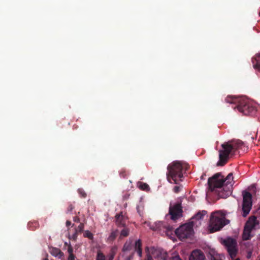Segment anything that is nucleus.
<instances>
[{
	"label": "nucleus",
	"instance_id": "1",
	"mask_svg": "<svg viewBox=\"0 0 260 260\" xmlns=\"http://www.w3.org/2000/svg\"><path fill=\"white\" fill-rule=\"evenodd\" d=\"M233 176L232 173L225 177L221 173H217L208 179L209 189L216 194L219 198L225 199L232 192L234 184Z\"/></svg>",
	"mask_w": 260,
	"mask_h": 260
},
{
	"label": "nucleus",
	"instance_id": "2",
	"mask_svg": "<svg viewBox=\"0 0 260 260\" xmlns=\"http://www.w3.org/2000/svg\"><path fill=\"white\" fill-rule=\"evenodd\" d=\"M244 147V143L240 140H233L223 143L222 149L219 151V160L217 163L218 166H223L228 162L230 155H233L239 149Z\"/></svg>",
	"mask_w": 260,
	"mask_h": 260
},
{
	"label": "nucleus",
	"instance_id": "3",
	"mask_svg": "<svg viewBox=\"0 0 260 260\" xmlns=\"http://www.w3.org/2000/svg\"><path fill=\"white\" fill-rule=\"evenodd\" d=\"M225 101L233 104L232 107L234 109H237L239 112L245 115H249L255 111L254 107L244 98L229 95L225 99Z\"/></svg>",
	"mask_w": 260,
	"mask_h": 260
},
{
	"label": "nucleus",
	"instance_id": "4",
	"mask_svg": "<svg viewBox=\"0 0 260 260\" xmlns=\"http://www.w3.org/2000/svg\"><path fill=\"white\" fill-rule=\"evenodd\" d=\"M188 168V166L186 164H183L180 161H175L169 164L167 167L168 173L167 179L170 182L171 180L174 181L175 184H178L179 181H182L183 177V171H186Z\"/></svg>",
	"mask_w": 260,
	"mask_h": 260
},
{
	"label": "nucleus",
	"instance_id": "5",
	"mask_svg": "<svg viewBox=\"0 0 260 260\" xmlns=\"http://www.w3.org/2000/svg\"><path fill=\"white\" fill-rule=\"evenodd\" d=\"M229 223V220H226L225 216L219 212L213 213L210 217L209 230L210 233L219 231L224 225Z\"/></svg>",
	"mask_w": 260,
	"mask_h": 260
},
{
	"label": "nucleus",
	"instance_id": "6",
	"mask_svg": "<svg viewBox=\"0 0 260 260\" xmlns=\"http://www.w3.org/2000/svg\"><path fill=\"white\" fill-rule=\"evenodd\" d=\"M193 221L181 225L175 230V233L180 240L190 238L193 234Z\"/></svg>",
	"mask_w": 260,
	"mask_h": 260
},
{
	"label": "nucleus",
	"instance_id": "7",
	"mask_svg": "<svg viewBox=\"0 0 260 260\" xmlns=\"http://www.w3.org/2000/svg\"><path fill=\"white\" fill-rule=\"evenodd\" d=\"M259 223L257 218L255 216H250L246 222L242 234L243 240H247L251 238V232L252 229H255Z\"/></svg>",
	"mask_w": 260,
	"mask_h": 260
},
{
	"label": "nucleus",
	"instance_id": "8",
	"mask_svg": "<svg viewBox=\"0 0 260 260\" xmlns=\"http://www.w3.org/2000/svg\"><path fill=\"white\" fill-rule=\"evenodd\" d=\"M243 203L242 210V215L246 217L249 213L252 207V195L247 191H243L242 192Z\"/></svg>",
	"mask_w": 260,
	"mask_h": 260
},
{
	"label": "nucleus",
	"instance_id": "9",
	"mask_svg": "<svg viewBox=\"0 0 260 260\" xmlns=\"http://www.w3.org/2000/svg\"><path fill=\"white\" fill-rule=\"evenodd\" d=\"M182 207L180 203H177L169 207V214L171 216V219L176 220L182 216Z\"/></svg>",
	"mask_w": 260,
	"mask_h": 260
},
{
	"label": "nucleus",
	"instance_id": "10",
	"mask_svg": "<svg viewBox=\"0 0 260 260\" xmlns=\"http://www.w3.org/2000/svg\"><path fill=\"white\" fill-rule=\"evenodd\" d=\"M223 244L226 247L231 257L232 258H234L237 252L236 240L232 238H228L223 241Z\"/></svg>",
	"mask_w": 260,
	"mask_h": 260
},
{
	"label": "nucleus",
	"instance_id": "11",
	"mask_svg": "<svg viewBox=\"0 0 260 260\" xmlns=\"http://www.w3.org/2000/svg\"><path fill=\"white\" fill-rule=\"evenodd\" d=\"M149 254L151 257L160 259L162 260H168V254L166 251L161 248H155L152 247L150 249V251L147 255ZM153 259V258H152Z\"/></svg>",
	"mask_w": 260,
	"mask_h": 260
},
{
	"label": "nucleus",
	"instance_id": "12",
	"mask_svg": "<svg viewBox=\"0 0 260 260\" xmlns=\"http://www.w3.org/2000/svg\"><path fill=\"white\" fill-rule=\"evenodd\" d=\"M158 225L160 230H163L167 236L170 237V235H172L173 231H174V228L172 226L163 222H160Z\"/></svg>",
	"mask_w": 260,
	"mask_h": 260
},
{
	"label": "nucleus",
	"instance_id": "13",
	"mask_svg": "<svg viewBox=\"0 0 260 260\" xmlns=\"http://www.w3.org/2000/svg\"><path fill=\"white\" fill-rule=\"evenodd\" d=\"M189 260H206L203 252L200 250H193L190 257Z\"/></svg>",
	"mask_w": 260,
	"mask_h": 260
},
{
	"label": "nucleus",
	"instance_id": "14",
	"mask_svg": "<svg viewBox=\"0 0 260 260\" xmlns=\"http://www.w3.org/2000/svg\"><path fill=\"white\" fill-rule=\"evenodd\" d=\"M115 223L118 226L124 227L125 225V218L122 213L117 214L115 216Z\"/></svg>",
	"mask_w": 260,
	"mask_h": 260
},
{
	"label": "nucleus",
	"instance_id": "15",
	"mask_svg": "<svg viewBox=\"0 0 260 260\" xmlns=\"http://www.w3.org/2000/svg\"><path fill=\"white\" fill-rule=\"evenodd\" d=\"M135 251L137 252L140 257L142 255V243L140 240H138L135 242Z\"/></svg>",
	"mask_w": 260,
	"mask_h": 260
},
{
	"label": "nucleus",
	"instance_id": "16",
	"mask_svg": "<svg viewBox=\"0 0 260 260\" xmlns=\"http://www.w3.org/2000/svg\"><path fill=\"white\" fill-rule=\"evenodd\" d=\"M50 252L52 255L59 258H61L63 255V253L59 248H52L50 249Z\"/></svg>",
	"mask_w": 260,
	"mask_h": 260
},
{
	"label": "nucleus",
	"instance_id": "17",
	"mask_svg": "<svg viewBox=\"0 0 260 260\" xmlns=\"http://www.w3.org/2000/svg\"><path fill=\"white\" fill-rule=\"evenodd\" d=\"M117 246H113L111 248L109 254L107 255V258L110 259L111 260H113L114 257L117 252Z\"/></svg>",
	"mask_w": 260,
	"mask_h": 260
},
{
	"label": "nucleus",
	"instance_id": "18",
	"mask_svg": "<svg viewBox=\"0 0 260 260\" xmlns=\"http://www.w3.org/2000/svg\"><path fill=\"white\" fill-rule=\"evenodd\" d=\"M117 233H118L117 230L113 231L110 233V235L109 236V237L107 239V241L109 242H113L116 238V237L117 236Z\"/></svg>",
	"mask_w": 260,
	"mask_h": 260
},
{
	"label": "nucleus",
	"instance_id": "19",
	"mask_svg": "<svg viewBox=\"0 0 260 260\" xmlns=\"http://www.w3.org/2000/svg\"><path fill=\"white\" fill-rule=\"evenodd\" d=\"M27 225L30 230L34 231L39 227V224L37 221H34L28 222Z\"/></svg>",
	"mask_w": 260,
	"mask_h": 260
},
{
	"label": "nucleus",
	"instance_id": "20",
	"mask_svg": "<svg viewBox=\"0 0 260 260\" xmlns=\"http://www.w3.org/2000/svg\"><path fill=\"white\" fill-rule=\"evenodd\" d=\"M133 244L132 241H127L124 244L122 248L123 251H129L132 249Z\"/></svg>",
	"mask_w": 260,
	"mask_h": 260
},
{
	"label": "nucleus",
	"instance_id": "21",
	"mask_svg": "<svg viewBox=\"0 0 260 260\" xmlns=\"http://www.w3.org/2000/svg\"><path fill=\"white\" fill-rule=\"evenodd\" d=\"M207 212L206 211H202V212H199L197 213L193 217L192 219H196L197 220L201 219L206 215Z\"/></svg>",
	"mask_w": 260,
	"mask_h": 260
},
{
	"label": "nucleus",
	"instance_id": "22",
	"mask_svg": "<svg viewBox=\"0 0 260 260\" xmlns=\"http://www.w3.org/2000/svg\"><path fill=\"white\" fill-rule=\"evenodd\" d=\"M129 229L127 228H123L120 232V237H125L128 236Z\"/></svg>",
	"mask_w": 260,
	"mask_h": 260
},
{
	"label": "nucleus",
	"instance_id": "23",
	"mask_svg": "<svg viewBox=\"0 0 260 260\" xmlns=\"http://www.w3.org/2000/svg\"><path fill=\"white\" fill-rule=\"evenodd\" d=\"M256 60V63L253 64V68L255 69H257L259 71H260V55H258L257 56Z\"/></svg>",
	"mask_w": 260,
	"mask_h": 260
},
{
	"label": "nucleus",
	"instance_id": "24",
	"mask_svg": "<svg viewBox=\"0 0 260 260\" xmlns=\"http://www.w3.org/2000/svg\"><path fill=\"white\" fill-rule=\"evenodd\" d=\"M139 188L140 189H141L142 190H147L149 189V185L146 183H144V182H140V184H139Z\"/></svg>",
	"mask_w": 260,
	"mask_h": 260
},
{
	"label": "nucleus",
	"instance_id": "25",
	"mask_svg": "<svg viewBox=\"0 0 260 260\" xmlns=\"http://www.w3.org/2000/svg\"><path fill=\"white\" fill-rule=\"evenodd\" d=\"M210 260H222V257L220 255L214 253L213 254L211 255V259Z\"/></svg>",
	"mask_w": 260,
	"mask_h": 260
},
{
	"label": "nucleus",
	"instance_id": "26",
	"mask_svg": "<svg viewBox=\"0 0 260 260\" xmlns=\"http://www.w3.org/2000/svg\"><path fill=\"white\" fill-rule=\"evenodd\" d=\"M84 237L89 238L90 240L93 239V234L89 231H85L84 233Z\"/></svg>",
	"mask_w": 260,
	"mask_h": 260
},
{
	"label": "nucleus",
	"instance_id": "27",
	"mask_svg": "<svg viewBox=\"0 0 260 260\" xmlns=\"http://www.w3.org/2000/svg\"><path fill=\"white\" fill-rule=\"evenodd\" d=\"M84 228V224L82 223H80L78 226L75 229V231H77L78 233H81L83 231Z\"/></svg>",
	"mask_w": 260,
	"mask_h": 260
},
{
	"label": "nucleus",
	"instance_id": "28",
	"mask_svg": "<svg viewBox=\"0 0 260 260\" xmlns=\"http://www.w3.org/2000/svg\"><path fill=\"white\" fill-rule=\"evenodd\" d=\"M78 192L79 193V194H80L81 197L83 198H85L86 197L87 194L83 189H82V188L78 189Z\"/></svg>",
	"mask_w": 260,
	"mask_h": 260
},
{
	"label": "nucleus",
	"instance_id": "29",
	"mask_svg": "<svg viewBox=\"0 0 260 260\" xmlns=\"http://www.w3.org/2000/svg\"><path fill=\"white\" fill-rule=\"evenodd\" d=\"M96 260H105V256L103 253L99 252L97 254Z\"/></svg>",
	"mask_w": 260,
	"mask_h": 260
},
{
	"label": "nucleus",
	"instance_id": "30",
	"mask_svg": "<svg viewBox=\"0 0 260 260\" xmlns=\"http://www.w3.org/2000/svg\"><path fill=\"white\" fill-rule=\"evenodd\" d=\"M252 253V248L249 247L247 250V255L246 257L247 258H250L251 257Z\"/></svg>",
	"mask_w": 260,
	"mask_h": 260
},
{
	"label": "nucleus",
	"instance_id": "31",
	"mask_svg": "<svg viewBox=\"0 0 260 260\" xmlns=\"http://www.w3.org/2000/svg\"><path fill=\"white\" fill-rule=\"evenodd\" d=\"M168 260H182L178 255L168 258Z\"/></svg>",
	"mask_w": 260,
	"mask_h": 260
},
{
	"label": "nucleus",
	"instance_id": "32",
	"mask_svg": "<svg viewBox=\"0 0 260 260\" xmlns=\"http://www.w3.org/2000/svg\"><path fill=\"white\" fill-rule=\"evenodd\" d=\"M181 187L180 186H175L174 187L173 190L175 193H178L180 190Z\"/></svg>",
	"mask_w": 260,
	"mask_h": 260
},
{
	"label": "nucleus",
	"instance_id": "33",
	"mask_svg": "<svg viewBox=\"0 0 260 260\" xmlns=\"http://www.w3.org/2000/svg\"><path fill=\"white\" fill-rule=\"evenodd\" d=\"M74 208V207L73 206V205L72 204H70L67 208V212H71Z\"/></svg>",
	"mask_w": 260,
	"mask_h": 260
},
{
	"label": "nucleus",
	"instance_id": "34",
	"mask_svg": "<svg viewBox=\"0 0 260 260\" xmlns=\"http://www.w3.org/2000/svg\"><path fill=\"white\" fill-rule=\"evenodd\" d=\"M78 233L77 231H75L74 234L72 236L73 239L76 240L77 238Z\"/></svg>",
	"mask_w": 260,
	"mask_h": 260
},
{
	"label": "nucleus",
	"instance_id": "35",
	"mask_svg": "<svg viewBox=\"0 0 260 260\" xmlns=\"http://www.w3.org/2000/svg\"><path fill=\"white\" fill-rule=\"evenodd\" d=\"M68 251L69 254H73V248L71 246H70L68 247Z\"/></svg>",
	"mask_w": 260,
	"mask_h": 260
},
{
	"label": "nucleus",
	"instance_id": "36",
	"mask_svg": "<svg viewBox=\"0 0 260 260\" xmlns=\"http://www.w3.org/2000/svg\"><path fill=\"white\" fill-rule=\"evenodd\" d=\"M75 257L74 254H69L68 260H75Z\"/></svg>",
	"mask_w": 260,
	"mask_h": 260
},
{
	"label": "nucleus",
	"instance_id": "37",
	"mask_svg": "<svg viewBox=\"0 0 260 260\" xmlns=\"http://www.w3.org/2000/svg\"><path fill=\"white\" fill-rule=\"evenodd\" d=\"M121 177H124L126 176V173L125 171H121L119 173Z\"/></svg>",
	"mask_w": 260,
	"mask_h": 260
},
{
	"label": "nucleus",
	"instance_id": "38",
	"mask_svg": "<svg viewBox=\"0 0 260 260\" xmlns=\"http://www.w3.org/2000/svg\"><path fill=\"white\" fill-rule=\"evenodd\" d=\"M73 220L76 222H80V218L78 216H75L73 218Z\"/></svg>",
	"mask_w": 260,
	"mask_h": 260
},
{
	"label": "nucleus",
	"instance_id": "39",
	"mask_svg": "<svg viewBox=\"0 0 260 260\" xmlns=\"http://www.w3.org/2000/svg\"><path fill=\"white\" fill-rule=\"evenodd\" d=\"M145 260H153V259L152 258L151 255L148 254Z\"/></svg>",
	"mask_w": 260,
	"mask_h": 260
},
{
	"label": "nucleus",
	"instance_id": "40",
	"mask_svg": "<svg viewBox=\"0 0 260 260\" xmlns=\"http://www.w3.org/2000/svg\"><path fill=\"white\" fill-rule=\"evenodd\" d=\"M71 224V222L69 220H67L66 221V225L67 226H69Z\"/></svg>",
	"mask_w": 260,
	"mask_h": 260
},
{
	"label": "nucleus",
	"instance_id": "41",
	"mask_svg": "<svg viewBox=\"0 0 260 260\" xmlns=\"http://www.w3.org/2000/svg\"><path fill=\"white\" fill-rule=\"evenodd\" d=\"M137 210L138 213L139 214V215L141 214L140 211V206H137Z\"/></svg>",
	"mask_w": 260,
	"mask_h": 260
},
{
	"label": "nucleus",
	"instance_id": "42",
	"mask_svg": "<svg viewBox=\"0 0 260 260\" xmlns=\"http://www.w3.org/2000/svg\"><path fill=\"white\" fill-rule=\"evenodd\" d=\"M131 257H132L131 256L129 257V258H128V260H131Z\"/></svg>",
	"mask_w": 260,
	"mask_h": 260
},
{
	"label": "nucleus",
	"instance_id": "43",
	"mask_svg": "<svg viewBox=\"0 0 260 260\" xmlns=\"http://www.w3.org/2000/svg\"><path fill=\"white\" fill-rule=\"evenodd\" d=\"M147 249H148V247H147ZM148 251H150V250H149V249H148Z\"/></svg>",
	"mask_w": 260,
	"mask_h": 260
},
{
	"label": "nucleus",
	"instance_id": "44",
	"mask_svg": "<svg viewBox=\"0 0 260 260\" xmlns=\"http://www.w3.org/2000/svg\"><path fill=\"white\" fill-rule=\"evenodd\" d=\"M45 260H48V258H46L45 259Z\"/></svg>",
	"mask_w": 260,
	"mask_h": 260
},
{
	"label": "nucleus",
	"instance_id": "45",
	"mask_svg": "<svg viewBox=\"0 0 260 260\" xmlns=\"http://www.w3.org/2000/svg\"><path fill=\"white\" fill-rule=\"evenodd\" d=\"M236 260H239V259L238 258V259H236Z\"/></svg>",
	"mask_w": 260,
	"mask_h": 260
},
{
	"label": "nucleus",
	"instance_id": "46",
	"mask_svg": "<svg viewBox=\"0 0 260 260\" xmlns=\"http://www.w3.org/2000/svg\"><path fill=\"white\" fill-rule=\"evenodd\" d=\"M259 210H260V207H259Z\"/></svg>",
	"mask_w": 260,
	"mask_h": 260
}]
</instances>
